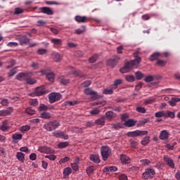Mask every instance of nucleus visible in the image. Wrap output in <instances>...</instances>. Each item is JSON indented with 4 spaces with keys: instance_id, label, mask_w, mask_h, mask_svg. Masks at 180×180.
<instances>
[{
    "instance_id": "nucleus-62",
    "label": "nucleus",
    "mask_w": 180,
    "mask_h": 180,
    "mask_svg": "<svg viewBox=\"0 0 180 180\" xmlns=\"http://www.w3.org/2000/svg\"><path fill=\"white\" fill-rule=\"evenodd\" d=\"M38 26H44V25H47V22L43 20H38L37 21Z\"/></svg>"
},
{
    "instance_id": "nucleus-58",
    "label": "nucleus",
    "mask_w": 180,
    "mask_h": 180,
    "mask_svg": "<svg viewBox=\"0 0 180 180\" xmlns=\"http://www.w3.org/2000/svg\"><path fill=\"white\" fill-rule=\"evenodd\" d=\"M46 158H49L51 161H55V160L57 158V156L54 155H48L45 156Z\"/></svg>"
},
{
    "instance_id": "nucleus-26",
    "label": "nucleus",
    "mask_w": 180,
    "mask_h": 180,
    "mask_svg": "<svg viewBox=\"0 0 180 180\" xmlns=\"http://www.w3.org/2000/svg\"><path fill=\"white\" fill-rule=\"evenodd\" d=\"M16 158L18 160V161H20V162H25V153L18 152L16 154Z\"/></svg>"
},
{
    "instance_id": "nucleus-57",
    "label": "nucleus",
    "mask_w": 180,
    "mask_h": 180,
    "mask_svg": "<svg viewBox=\"0 0 180 180\" xmlns=\"http://www.w3.org/2000/svg\"><path fill=\"white\" fill-rule=\"evenodd\" d=\"M60 82L62 85H68V84H70V79L63 78L60 79Z\"/></svg>"
},
{
    "instance_id": "nucleus-23",
    "label": "nucleus",
    "mask_w": 180,
    "mask_h": 180,
    "mask_svg": "<svg viewBox=\"0 0 180 180\" xmlns=\"http://www.w3.org/2000/svg\"><path fill=\"white\" fill-rule=\"evenodd\" d=\"M105 117L108 120H112V119L116 117V113L113 112L112 111H107L105 112Z\"/></svg>"
},
{
    "instance_id": "nucleus-6",
    "label": "nucleus",
    "mask_w": 180,
    "mask_h": 180,
    "mask_svg": "<svg viewBox=\"0 0 180 180\" xmlns=\"http://www.w3.org/2000/svg\"><path fill=\"white\" fill-rule=\"evenodd\" d=\"M62 96H61V94L60 93H51L49 95V102L50 103H54V102H58V101H60V99H61Z\"/></svg>"
},
{
    "instance_id": "nucleus-12",
    "label": "nucleus",
    "mask_w": 180,
    "mask_h": 180,
    "mask_svg": "<svg viewBox=\"0 0 180 180\" xmlns=\"http://www.w3.org/2000/svg\"><path fill=\"white\" fill-rule=\"evenodd\" d=\"M163 160L165 162H166L167 165L169 167V168H175V163L174 162V160L171 159V158L165 155L163 157Z\"/></svg>"
},
{
    "instance_id": "nucleus-64",
    "label": "nucleus",
    "mask_w": 180,
    "mask_h": 180,
    "mask_svg": "<svg viewBox=\"0 0 180 180\" xmlns=\"http://www.w3.org/2000/svg\"><path fill=\"white\" fill-rule=\"evenodd\" d=\"M156 64L157 65H160V67H164V65H165V61L162 60H158Z\"/></svg>"
},
{
    "instance_id": "nucleus-18",
    "label": "nucleus",
    "mask_w": 180,
    "mask_h": 180,
    "mask_svg": "<svg viewBox=\"0 0 180 180\" xmlns=\"http://www.w3.org/2000/svg\"><path fill=\"white\" fill-rule=\"evenodd\" d=\"M137 123V121L130 119L124 123V126H126L127 127H134V125Z\"/></svg>"
},
{
    "instance_id": "nucleus-53",
    "label": "nucleus",
    "mask_w": 180,
    "mask_h": 180,
    "mask_svg": "<svg viewBox=\"0 0 180 180\" xmlns=\"http://www.w3.org/2000/svg\"><path fill=\"white\" fill-rule=\"evenodd\" d=\"M154 77L153 75L146 76L144 79L145 82H152L154 81Z\"/></svg>"
},
{
    "instance_id": "nucleus-48",
    "label": "nucleus",
    "mask_w": 180,
    "mask_h": 180,
    "mask_svg": "<svg viewBox=\"0 0 180 180\" xmlns=\"http://www.w3.org/2000/svg\"><path fill=\"white\" fill-rule=\"evenodd\" d=\"M98 54H94L93 56H91L89 59V61L91 63H96V60H98Z\"/></svg>"
},
{
    "instance_id": "nucleus-59",
    "label": "nucleus",
    "mask_w": 180,
    "mask_h": 180,
    "mask_svg": "<svg viewBox=\"0 0 180 180\" xmlns=\"http://www.w3.org/2000/svg\"><path fill=\"white\" fill-rule=\"evenodd\" d=\"M94 91L92 89H89V88H87L86 89H84V94L86 95H92V94H94Z\"/></svg>"
},
{
    "instance_id": "nucleus-46",
    "label": "nucleus",
    "mask_w": 180,
    "mask_h": 180,
    "mask_svg": "<svg viewBox=\"0 0 180 180\" xmlns=\"http://www.w3.org/2000/svg\"><path fill=\"white\" fill-rule=\"evenodd\" d=\"M136 79L140 80V79H143V78H144V75L141 73V72H136L135 73Z\"/></svg>"
},
{
    "instance_id": "nucleus-19",
    "label": "nucleus",
    "mask_w": 180,
    "mask_h": 180,
    "mask_svg": "<svg viewBox=\"0 0 180 180\" xmlns=\"http://www.w3.org/2000/svg\"><path fill=\"white\" fill-rule=\"evenodd\" d=\"M51 57L53 60L56 61V63H60V61L62 60L61 55L57 52H53Z\"/></svg>"
},
{
    "instance_id": "nucleus-31",
    "label": "nucleus",
    "mask_w": 180,
    "mask_h": 180,
    "mask_svg": "<svg viewBox=\"0 0 180 180\" xmlns=\"http://www.w3.org/2000/svg\"><path fill=\"white\" fill-rule=\"evenodd\" d=\"M72 172V169L70 167H65L63 169V176H68L71 175Z\"/></svg>"
},
{
    "instance_id": "nucleus-27",
    "label": "nucleus",
    "mask_w": 180,
    "mask_h": 180,
    "mask_svg": "<svg viewBox=\"0 0 180 180\" xmlns=\"http://www.w3.org/2000/svg\"><path fill=\"white\" fill-rule=\"evenodd\" d=\"M29 41H30V39L26 36H22L20 38V43L22 46H23V44H27Z\"/></svg>"
},
{
    "instance_id": "nucleus-55",
    "label": "nucleus",
    "mask_w": 180,
    "mask_h": 180,
    "mask_svg": "<svg viewBox=\"0 0 180 180\" xmlns=\"http://www.w3.org/2000/svg\"><path fill=\"white\" fill-rule=\"evenodd\" d=\"M29 130H30V126L29 125L22 126L20 129V131H22V133H25V131H29Z\"/></svg>"
},
{
    "instance_id": "nucleus-22",
    "label": "nucleus",
    "mask_w": 180,
    "mask_h": 180,
    "mask_svg": "<svg viewBox=\"0 0 180 180\" xmlns=\"http://www.w3.org/2000/svg\"><path fill=\"white\" fill-rule=\"evenodd\" d=\"M89 158L90 161L95 162V164L101 163V159H99V155H91Z\"/></svg>"
},
{
    "instance_id": "nucleus-24",
    "label": "nucleus",
    "mask_w": 180,
    "mask_h": 180,
    "mask_svg": "<svg viewBox=\"0 0 180 180\" xmlns=\"http://www.w3.org/2000/svg\"><path fill=\"white\" fill-rule=\"evenodd\" d=\"M51 41L53 43L54 47H59V46H61L63 43V41L60 39H52Z\"/></svg>"
},
{
    "instance_id": "nucleus-33",
    "label": "nucleus",
    "mask_w": 180,
    "mask_h": 180,
    "mask_svg": "<svg viewBox=\"0 0 180 180\" xmlns=\"http://www.w3.org/2000/svg\"><path fill=\"white\" fill-rule=\"evenodd\" d=\"M124 124L120 122H117L115 124H112V129H115V130H119V129H123Z\"/></svg>"
},
{
    "instance_id": "nucleus-16",
    "label": "nucleus",
    "mask_w": 180,
    "mask_h": 180,
    "mask_svg": "<svg viewBox=\"0 0 180 180\" xmlns=\"http://www.w3.org/2000/svg\"><path fill=\"white\" fill-rule=\"evenodd\" d=\"M12 112H13L12 108H8L7 110H0V116H10V115H12Z\"/></svg>"
},
{
    "instance_id": "nucleus-10",
    "label": "nucleus",
    "mask_w": 180,
    "mask_h": 180,
    "mask_svg": "<svg viewBox=\"0 0 180 180\" xmlns=\"http://www.w3.org/2000/svg\"><path fill=\"white\" fill-rule=\"evenodd\" d=\"M38 151H39V153H43L44 154H51V153L54 152V150L49 146H39L38 148Z\"/></svg>"
},
{
    "instance_id": "nucleus-52",
    "label": "nucleus",
    "mask_w": 180,
    "mask_h": 180,
    "mask_svg": "<svg viewBox=\"0 0 180 180\" xmlns=\"http://www.w3.org/2000/svg\"><path fill=\"white\" fill-rule=\"evenodd\" d=\"M103 94L105 95H112V94H113V90L112 89H105L103 91Z\"/></svg>"
},
{
    "instance_id": "nucleus-49",
    "label": "nucleus",
    "mask_w": 180,
    "mask_h": 180,
    "mask_svg": "<svg viewBox=\"0 0 180 180\" xmlns=\"http://www.w3.org/2000/svg\"><path fill=\"white\" fill-rule=\"evenodd\" d=\"M30 105L31 106H37L39 105V101H37V99L34 98V99H31L30 101Z\"/></svg>"
},
{
    "instance_id": "nucleus-15",
    "label": "nucleus",
    "mask_w": 180,
    "mask_h": 180,
    "mask_svg": "<svg viewBox=\"0 0 180 180\" xmlns=\"http://www.w3.org/2000/svg\"><path fill=\"white\" fill-rule=\"evenodd\" d=\"M8 123L9 122L8 120L3 121L1 125L0 126V130H1V131H7V130H9L11 127H9Z\"/></svg>"
},
{
    "instance_id": "nucleus-21",
    "label": "nucleus",
    "mask_w": 180,
    "mask_h": 180,
    "mask_svg": "<svg viewBox=\"0 0 180 180\" xmlns=\"http://www.w3.org/2000/svg\"><path fill=\"white\" fill-rule=\"evenodd\" d=\"M22 137H23V135L18 133L14 134L12 136V139L14 143H18L19 141H20V140H22Z\"/></svg>"
},
{
    "instance_id": "nucleus-28",
    "label": "nucleus",
    "mask_w": 180,
    "mask_h": 180,
    "mask_svg": "<svg viewBox=\"0 0 180 180\" xmlns=\"http://www.w3.org/2000/svg\"><path fill=\"white\" fill-rule=\"evenodd\" d=\"M105 117H102L101 118L96 120L95 124H97V126H105Z\"/></svg>"
},
{
    "instance_id": "nucleus-2",
    "label": "nucleus",
    "mask_w": 180,
    "mask_h": 180,
    "mask_svg": "<svg viewBox=\"0 0 180 180\" xmlns=\"http://www.w3.org/2000/svg\"><path fill=\"white\" fill-rule=\"evenodd\" d=\"M101 154L104 161H108V158L112 155V149L109 146H102L101 148Z\"/></svg>"
},
{
    "instance_id": "nucleus-37",
    "label": "nucleus",
    "mask_w": 180,
    "mask_h": 180,
    "mask_svg": "<svg viewBox=\"0 0 180 180\" xmlns=\"http://www.w3.org/2000/svg\"><path fill=\"white\" fill-rule=\"evenodd\" d=\"M90 96H91V99H93L94 101H96V99H101V95L98 94V92L95 91L93 94H91V95H90Z\"/></svg>"
},
{
    "instance_id": "nucleus-34",
    "label": "nucleus",
    "mask_w": 180,
    "mask_h": 180,
    "mask_svg": "<svg viewBox=\"0 0 180 180\" xmlns=\"http://www.w3.org/2000/svg\"><path fill=\"white\" fill-rule=\"evenodd\" d=\"M120 160L122 162H129L130 161V158L124 154L120 155Z\"/></svg>"
},
{
    "instance_id": "nucleus-45",
    "label": "nucleus",
    "mask_w": 180,
    "mask_h": 180,
    "mask_svg": "<svg viewBox=\"0 0 180 180\" xmlns=\"http://www.w3.org/2000/svg\"><path fill=\"white\" fill-rule=\"evenodd\" d=\"M136 112H139V113H146V112H147L146 108L141 106L136 107Z\"/></svg>"
},
{
    "instance_id": "nucleus-1",
    "label": "nucleus",
    "mask_w": 180,
    "mask_h": 180,
    "mask_svg": "<svg viewBox=\"0 0 180 180\" xmlns=\"http://www.w3.org/2000/svg\"><path fill=\"white\" fill-rule=\"evenodd\" d=\"M58 127H60V122L57 120L51 121L44 124V129L46 131H53V130H56Z\"/></svg>"
},
{
    "instance_id": "nucleus-32",
    "label": "nucleus",
    "mask_w": 180,
    "mask_h": 180,
    "mask_svg": "<svg viewBox=\"0 0 180 180\" xmlns=\"http://www.w3.org/2000/svg\"><path fill=\"white\" fill-rule=\"evenodd\" d=\"M41 117L46 120L51 119V114L50 112H44L41 113Z\"/></svg>"
},
{
    "instance_id": "nucleus-39",
    "label": "nucleus",
    "mask_w": 180,
    "mask_h": 180,
    "mask_svg": "<svg viewBox=\"0 0 180 180\" xmlns=\"http://www.w3.org/2000/svg\"><path fill=\"white\" fill-rule=\"evenodd\" d=\"M68 146H70V143L68 142H60L58 145V148H66Z\"/></svg>"
},
{
    "instance_id": "nucleus-38",
    "label": "nucleus",
    "mask_w": 180,
    "mask_h": 180,
    "mask_svg": "<svg viewBox=\"0 0 180 180\" xmlns=\"http://www.w3.org/2000/svg\"><path fill=\"white\" fill-rule=\"evenodd\" d=\"M165 111L164 110H160L155 113V117H165Z\"/></svg>"
},
{
    "instance_id": "nucleus-40",
    "label": "nucleus",
    "mask_w": 180,
    "mask_h": 180,
    "mask_svg": "<svg viewBox=\"0 0 180 180\" xmlns=\"http://www.w3.org/2000/svg\"><path fill=\"white\" fill-rule=\"evenodd\" d=\"M165 117H170V119H174L175 117V113L171 111L165 112Z\"/></svg>"
},
{
    "instance_id": "nucleus-43",
    "label": "nucleus",
    "mask_w": 180,
    "mask_h": 180,
    "mask_svg": "<svg viewBox=\"0 0 180 180\" xmlns=\"http://www.w3.org/2000/svg\"><path fill=\"white\" fill-rule=\"evenodd\" d=\"M125 79L128 82H134L136 81V78L133 75H127Z\"/></svg>"
},
{
    "instance_id": "nucleus-47",
    "label": "nucleus",
    "mask_w": 180,
    "mask_h": 180,
    "mask_svg": "<svg viewBox=\"0 0 180 180\" xmlns=\"http://www.w3.org/2000/svg\"><path fill=\"white\" fill-rule=\"evenodd\" d=\"M65 105H68L69 106H75V105H78V101H66Z\"/></svg>"
},
{
    "instance_id": "nucleus-7",
    "label": "nucleus",
    "mask_w": 180,
    "mask_h": 180,
    "mask_svg": "<svg viewBox=\"0 0 180 180\" xmlns=\"http://www.w3.org/2000/svg\"><path fill=\"white\" fill-rule=\"evenodd\" d=\"M147 134H148V131L137 130L135 131L128 132L129 137H139V136H147Z\"/></svg>"
},
{
    "instance_id": "nucleus-20",
    "label": "nucleus",
    "mask_w": 180,
    "mask_h": 180,
    "mask_svg": "<svg viewBox=\"0 0 180 180\" xmlns=\"http://www.w3.org/2000/svg\"><path fill=\"white\" fill-rule=\"evenodd\" d=\"M180 102V98L177 97H172L171 100L168 101V103L170 106H176V103Z\"/></svg>"
},
{
    "instance_id": "nucleus-60",
    "label": "nucleus",
    "mask_w": 180,
    "mask_h": 180,
    "mask_svg": "<svg viewBox=\"0 0 180 180\" xmlns=\"http://www.w3.org/2000/svg\"><path fill=\"white\" fill-rule=\"evenodd\" d=\"M141 164H143V165L147 166V165H150L151 162H150L148 159H145V160H141Z\"/></svg>"
},
{
    "instance_id": "nucleus-36",
    "label": "nucleus",
    "mask_w": 180,
    "mask_h": 180,
    "mask_svg": "<svg viewBox=\"0 0 180 180\" xmlns=\"http://www.w3.org/2000/svg\"><path fill=\"white\" fill-rule=\"evenodd\" d=\"M55 75L53 72L46 73V78L50 82H54Z\"/></svg>"
},
{
    "instance_id": "nucleus-9",
    "label": "nucleus",
    "mask_w": 180,
    "mask_h": 180,
    "mask_svg": "<svg viewBox=\"0 0 180 180\" xmlns=\"http://www.w3.org/2000/svg\"><path fill=\"white\" fill-rule=\"evenodd\" d=\"M54 137L57 139H63V140H68V135L61 131H56L53 132Z\"/></svg>"
},
{
    "instance_id": "nucleus-42",
    "label": "nucleus",
    "mask_w": 180,
    "mask_h": 180,
    "mask_svg": "<svg viewBox=\"0 0 180 180\" xmlns=\"http://www.w3.org/2000/svg\"><path fill=\"white\" fill-rule=\"evenodd\" d=\"M117 171V167L115 166H110L106 168L107 172H116Z\"/></svg>"
},
{
    "instance_id": "nucleus-63",
    "label": "nucleus",
    "mask_w": 180,
    "mask_h": 180,
    "mask_svg": "<svg viewBox=\"0 0 180 180\" xmlns=\"http://www.w3.org/2000/svg\"><path fill=\"white\" fill-rule=\"evenodd\" d=\"M39 110L43 111V110H49V107L44 104H41L39 105Z\"/></svg>"
},
{
    "instance_id": "nucleus-54",
    "label": "nucleus",
    "mask_w": 180,
    "mask_h": 180,
    "mask_svg": "<svg viewBox=\"0 0 180 180\" xmlns=\"http://www.w3.org/2000/svg\"><path fill=\"white\" fill-rule=\"evenodd\" d=\"M27 84H29L30 85H34L37 82L34 80V79L27 78L26 79Z\"/></svg>"
},
{
    "instance_id": "nucleus-3",
    "label": "nucleus",
    "mask_w": 180,
    "mask_h": 180,
    "mask_svg": "<svg viewBox=\"0 0 180 180\" xmlns=\"http://www.w3.org/2000/svg\"><path fill=\"white\" fill-rule=\"evenodd\" d=\"M154 175H155V169L148 167L142 174V179H153V178H154Z\"/></svg>"
},
{
    "instance_id": "nucleus-17",
    "label": "nucleus",
    "mask_w": 180,
    "mask_h": 180,
    "mask_svg": "<svg viewBox=\"0 0 180 180\" xmlns=\"http://www.w3.org/2000/svg\"><path fill=\"white\" fill-rule=\"evenodd\" d=\"M169 137V132L167 130L161 131L159 139L160 140H167Z\"/></svg>"
},
{
    "instance_id": "nucleus-4",
    "label": "nucleus",
    "mask_w": 180,
    "mask_h": 180,
    "mask_svg": "<svg viewBox=\"0 0 180 180\" xmlns=\"http://www.w3.org/2000/svg\"><path fill=\"white\" fill-rule=\"evenodd\" d=\"M139 54H140V52H134L133 53L134 59L131 60L130 62H128L132 68L133 65H139L141 63V57L139 56Z\"/></svg>"
},
{
    "instance_id": "nucleus-29",
    "label": "nucleus",
    "mask_w": 180,
    "mask_h": 180,
    "mask_svg": "<svg viewBox=\"0 0 180 180\" xmlns=\"http://www.w3.org/2000/svg\"><path fill=\"white\" fill-rule=\"evenodd\" d=\"M26 77H27V74L26 72H20L17 75V79H18V81H25L26 79Z\"/></svg>"
},
{
    "instance_id": "nucleus-50",
    "label": "nucleus",
    "mask_w": 180,
    "mask_h": 180,
    "mask_svg": "<svg viewBox=\"0 0 180 180\" xmlns=\"http://www.w3.org/2000/svg\"><path fill=\"white\" fill-rule=\"evenodd\" d=\"M95 171V166H89L86 169V172L88 175L92 174Z\"/></svg>"
},
{
    "instance_id": "nucleus-11",
    "label": "nucleus",
    "mask_w": 180,
    "mask_h": 180,
    "mask_svg": "<svg viewBox=\"0 0 180 180\" xmlns=\"http://www.w3.org/2000/svg\"><path fill=\"white\" fill-rule=\"evenodd\" d=\"M75 20H76L77 23H87V22H89L90 19L86 16L76 15Z\"/></svg>"
},
{
    "instance_id": "nucleus-30",
    "label": "nucleus",
    "mask_w": 180,
    "mask_h": 180,
    "mask_svg": "<svg viewBox=\"0 0 180 180\" xmlns=\"http://www.w3.org/2000/svg\"><path fill=\"white\" fill-rule=\"evenodd\" d=\"M160 56H161V53L158 52L154 53L150 56L149 60L150 61H155V60H158Z\"/></svg>"
},
{
    "instance_id": "nucleus-35",
    "label": "nucleus",
    "mask_w": 180,
    "mask_h": 180,
    "mask_svg": "<svg viewBox=\"0 0 180 180\" xmlns=\"http://www.w3.org/2000/svg\"><path fill=\"white\" fill-rule=\"evenodd\" d=\"M149 143H150V136H145L141 141V144L144 146H147V144H148Z\"/></svg>"
},
{
    "instance_id": "nucleus-25",
    "label": "nucleus",
    "mask_w": 180,
    "mask_h": 180,
    "mask_svg": "<svg viewBox=\"0 0 180 180\" xmlns=\"http://www.w3.org/2000/svg\"><path fill=\"white\" fill-rule=\"evenodd\" d=\"M123 84V80L122 79H117L114 81V84L112 85V89H117L119 85H122Z\"/></svg>"
},
{
    "instance_id": "nucleus-8",
    "label": "nucleus",
    "mask_w": 180,
    "mask_h": 180,
    "mask_svg": "<svg viewBox=\"0 0 180 180\" xmlns=\"http://www.w3.org/2000/svg\"><path fill=\"white\" fill-rule=\"evenodd\" d=\"M47 93V90H46V87L44 86H40L35 89L34 94L37 95V96H41L45 95Z\"/></svg>"
},
{
    "instance_id": "nucleus-44",
    "label": "nucleus",
    "mask_w": 180,
    "mask_h": 180,
    "mask_svg": "<svg viewBox=\"0 0 180 180\" xmlns=\"http://www.w3.org/2000/svg\"><path fill=\"white\" fill-rule=\"evenodd\" d=\"M26 113H27V115H36V111L32 108H27L26 109Z\"/></svg>"
},
{
    "instance_id": "nucleus-13",
    "label": "nucleus",
    "mask_w": 180,
    "mask_h": 180,
    "mask_svg": "<svg viewBox=\"0 0 180 180\" xmlns=\"http://www.w3.org/2000/svg\"><path fill=\"white\" fill-rule=\"evenodd\" d=\"M41 13H45V15H54V11L50 7H41L39 8Z\"/></svg>"
},
{
    "instance_id": "nucleus-5",
    "label": "nucleus",
    "mask_w": 180,
    "mask_h": 180,
    "mask_svg": "<svg viewBox=\"0 0 180 180\" xmlns=\"http://www.w3.org/2000/svg\"><path fill=\"white\" fill-rule=\"evenodd\" d=\"M120 60V57L117 56H112L111 58H110L108 60H107L106 64L109 67H112V68H114V67H116L117 65V63H119V60Z\"/></svg>"
},
{
    "instance_id": "nucleus-56",
    "label": "nucleus",
    "mask_w": 180,
    "mask_h": 180,
    "mask_svg": "<svg viewBox=\"0 0 180 180\" xmlns=\"http://www.w3.org/2000/svg\"><path fill=\"white\" fill-rule=\"evenodd\" d=\"M0 103L2 105V106H8L9 105V101L7 98H4L1 100Z\"/></svg>"
},
{
    "instance_id": "nucleus-51",
    "label": "nucleus",
    "mask_w": 180,
    "mask_h": 180,
    "mask_svg": "<svg viewBox=\"0 0 180 180\" xmlns=\"http://www.w3.org/2000/svg\"><path fill=\"white\" fill-rule=\"evenodd\" d=\"M16 72H18V68H14L8 72V77H13Z\"/></svg>"
},
{
    "instance_id": "nucleus-41",
    "label": "nucleus",
    "mask_w": 180,
    "mask_h": 180,
    "mask_svg": "<svg viewBox=\"0 0 180 180\" xmlns=\"http://www.w3.org/2000/svg\"><path fill=\"white\" fill-rule=\"evenodd\" d=\"M7 64H8V65L6 66V68L8 70V68H12V67L16 64V61L13 59H11L7 62Z\"/></svg>"
},
{
    "instance_id": "nucleus-14",
    "label": "nucleus",
    "mask_w": 180,
    "mask_h": 180,
    "mask_svg": "<svg viewBox=\"0 0 180 180\" xmlns=\"http://www.w3.org/2000/svg\"><path fill=\"white\" fill-rule=\"evenodd\" d=\"M131 65L127 62L125 63L123 68L120 69V71L122 74H126L127 72H129V71L132 69Z\"/></svg>"
},
{
    "instance_id": "nucleus-61",
    "label": "nucleus",
    "mask_w": 180,
    "mask_h": 180,
    "mask_svg": "<svg viewBox=\"0 0 180 180\" xmlns=\"http://www.w3.org/2000/svg\"><path fill=\"white\" fill-rule=\"evenodd\" d=\"M89 85H91V81L89 80H86L82 84V86L83 88H87V86H89Z\"/></svg>"
}]
</instances>
